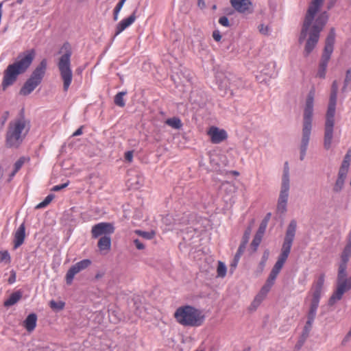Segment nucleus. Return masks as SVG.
I'll list each match as a JSON object with an SVG mask.
<instances>
[{
    "instance_id": "1",
    "label": "nucleus",
    "mask_w": 351,
    "mask_h": 351,
    "mask_svg": "<svg viewBox=\"0 0 351 351\" xmlns=\"http://www.w3.org/2000/svg\"><path fill=\"white\" fill-rule=\"evenodd\" d=\"M324 0H311L304 18L298 42L302 44L306 39L304 56H308L317 45L320 33L326 26L329 14L327 11L319 12Z\"/></svg>"
},
{
    "instance_id": "2",
    "label": "nucleus",
    "mask_w": 351,
    "mask_h": 351,
    "mask_svg": "<svg viewBox=\"0 0 351 351\" xmlns=\"http://www.w3.org/2000/svg\"><path fill=\"white\" fill-rule=\"evenodd\" d=\"M36 56L34 49L26 50L18 54L15 61L8 66L3 73L1 84L2 89L5 90L12 85L19 75L24 73L32 64Z\"/></svg>"
},
{
    "instance_id": "3",
    "label": "nucleus",
    "mask_w": 351,
    "mask_h": 351,
    "mask_svg": "<svg viewBox=\"0 0 351 351\" xmlns=\"http://www.w3.org/2000/svg\"><path fill=\"white\" fill-rule=\"evenodd\" d=\"M315 90H311L307 95L303 112L302 129L300 149V160H304L311 139L313 127Z\"/></svg>"
},
{
    "instance_id": "4",
    "label": "nucleus",
    "mask_w": 351,
    "mask_h": 351,
    "mask_svg": "<svg viewBox=\"0 0 351 351\" xmlns=\"http://www.w3.org/2000/svg\"><path fill=\"white\" fill-rule=\"evenodd\" d=\"M338 89V82L337 80H334L331 85L330 98L325 116L323 145L326 150H329L331 148L332 143Z\"/></svg>"
},
{
    "instance_id": "5",
    "label": "nucleus",
    "mask_w": 351,
    "mask_h": 351,
    "mask_svg": "<svg viewBox=\"0 0 351 351\" xmlns=\"http://www.w3.org/2000/svg\"><path fill=\"white\" fill-rule=\"evenodd\" d=\"M62 54L58 62L60 75L63 81V90L67 91L72 82L73 73L71 68V57L72 56L71 46L69 43H64L59 51Z\"/></svg>"
},
{
    "instance_id": "6",
    "label": "nucleus",
    "mask_w": 351,
    "mask_h": 351,
    "mask_svg": "<svg viewBox=\"0 0 351 351\" xmlns=\"http://www.w3.org/2000/svg\"><path fill=\"white\" fill-rule=\"evenodd\" d=\"M174 317L180 324L191 327L201 326L205 318L199 310L189 305L178 308L174 313Z\"/></svg>"
},
{
    "instance_id": "7",
    "label": "nucleus",
    "mask_w": 351,
    "mask_h": 351,
    "mask_svg": "<svg viewBox=\"0 0 351 351\" xmlns=\"http://www.w3.org/2000/svg\"><path fill=\"white\" fill-rule=\"evenodd\" d=\"M297 228V222L295 219L290 221L286 230L285 237L282 243L280 254L271 271L279 274L286 262L291 251L293 241L295 238Z\"/></svg>"
},
{
    "instance_id": "8",
    "label": "nucleus",
    "mask_w": 351,
    "mask_h": 351,
    "mask_svg": "<svg viewBox=\"0 0 351 351\" xmlns=\"http://www.w3.org/2000/svg\"><path fill=\"white\" fill-rule=\"evenodd\" d=\"M25 126L26 121L23 117L10 122L5 136V143L8 147L19 146L25 136V134H22Z\"/></svg>"
},
{
    "instance_id": "9",
    "label": "nucleus",
    "mask_w": 351,
    "mask_h": 351,
    "mask_svg": "<svg viewBox=\"0 0 351 351\" xmlns=\"http://www.w3.org/2000/svg\"><path fill=\"white\" fill-rule=\"evenodd\" d=\"M47 67V61L43 59L36 69L32 71L30 77L24 83L19 91L23 96L29 95L42 82Z\"/></svg>"
},
{
    "instance_id": "10",
    "label": "nucleus",
    "mask_w": 351,
    "mask_h": 351,
    "mask_svg": "<svg viewBox=\"0 0 351 351\" xmlns=\"http://www.w3.org/2000/svg\"><path fill=\"white\" fill-rule=\"evenodd\" d=\"M335 36V29L334 27H331L326 38L325 47L322 55L319 69L317 73V76L320 78H325L326 77V71L328 62L330 58V56L334 49Z\"/></svg>"
},
{
    "instance_id": "11",
    "label": "nucleus",
    "mask_w": 351,
    "mask_h": 351,
    "mask_svg": "<svg viewBox=\"0 0 351 351\" xmlns=\"http://www.w3.org/2000/svg\"><path fill=\"white\" fill-rule=\"evenodd\" d=\"M217 83L219 89L223 90L225 94L229 92L230 95H233V92L243 86L241 79L231 73L218 74Z\"/></svg>"
},
{
    "instance_id": "12",
    "label": "nucleus",
    "mask_w": 351,
    "mask_h": 351,
    "mask_svg": "<svg viewBox=\"0 0 351 351\" xmlns=\"http://www.w3.org/2000/svg\"><path fill=\"white\" fill-rule=\"evenodd\" d=\"M347 267L339 266L337 278V288L328 300V305L333 306L337 301L340 300L344 293L347 278Z\"/></svg>"
},
{
    "instance_id": "13",
    "label": "nucleus",
    "mask_w": 351,
    "mask_h": 351,
    "mask_svg": "<svg viewBox=\"0 0 351 351\" xmlns=\"http://www.w3.org/2000/svg\"><path fill=\"white\" fill-rule=\"evenodd\" d=\"M91 265V261L84 259L72 265L67 271L65 279L67 285H71L76 274L86 269Z\"/></svg>"
},
{
    "instance_id": "14",
    "label": "nucleus",
    "mask_w": 351,
    "mask_h": 351,
    "mask_svg": "<svg viewBox=\"0 0 351 351\" xmlns=\"http://www.w3.org/2000/svg\"><path fill=\"white\" fill-rule=\"evenodd\" d=\"M114 232V227L112 223L108 222H101L92 227L91 235L93 239L110 236Z\"/></svg>"
},
{
    "instance_id": "15",
    "label": "nucleus",
    "mask_w": 351,
    "mask_h": 351,
    "mask_svg": "<svg viewBox=\"0 0 351 351\" xmlns=\"http://www.w3.org/2000/svg\"><path fill=\"white\" fill-rule=\"evenodd\" d=\"M207 134L210 137V141L213 143L219 144L228 138V134L226 130L219 129L215 126H211Z\"/></svg>"
},
{
    "instance_id": "16",
    "label": "nucleus",
    "mask_w": 351,
    "mask_h": 351,
    "mask_svg": "<svg viewBox=\"0 0 351 351\" xmlns=\"http://www.w3.org/2000/svg\"><path fill=\"white\" fill-rule=\"evenodd\" d=\"M289 189L290 187L280 186V191L276 208L278 213L284 214L287 212Z\"/></svg>"
},
{
    "instance_id": "17",
    "label": "nucleus",
    "mask_w": 351,
    "mask_h": 351,
    "mask_svg": "<svg viewBox=\"0 0 351 351\" xmlns=\"http://www.w3.org/2000/svg\"><path fill=\"white\" fill-rule=\"evenodd\" d=\"M171 79L176 85L182 84L185 86L186 82H190L192 79L190 71L184 69H180L175 75H171Z\"/></svg>"
},
{
    "instance_id": "18",
    "label": "nucleus",
    "mask_w": 351,
    "mask_h": 351,
    "mask_svg": "<svg viewBox=\"0 0 351 351\" xmlns=\"http://www.w3.org/2000/svg\"><path fill=\"white\" fill-rule=\"evenodd\" d=\"M137 10L138 8H136L129 17L123 19L117 25L114 36L119 35L120 33H121L123 30H125L127 27H128L135 21L136 19V14L137 12Z\"/></svg>"
},
{
    "instance_id": "19",
    "label": "nucleus",
    "mask_w": 351,
    "mask_h": 351,
    "mask_svg": "<svg viewBox=\"0 0 351 351\" xmlns=\"http://www.w3.org/2000/svg\"><path fill=\"white\" fill-rule=\"evenodd\" d=\"M325 280L324 274H321L317 279L313 282L311 288L312 298H321L324 284Z\"/></svg>"
},
{
    "instance_id": "20",
    "label": "nucleus",
    "mask_w": 351,
    "mask_h": 351,
    "mask_svg": "<svg viewBox=\"0 0 351 351\" xmlns=\"http://www.w3.org/2000/svg\"><path fill=\"white\" fill-rule=\"evenodd\" d=\"M232 6L239 12H252L250 0H230Z\"/></svg>"
},
{
    "instance_id": "21",
    "label": "nucleus",
    "mask_w": 351,
    "mask_h": 351,
    "mask_svg": "<svg viewBox=\"0 0 351 351\" xmlns=\"http://www.w3.org/2000/svg\"><path fill=\"white\" fill-rule=\"evenodd\" d=\"M347 173L338 171L337 178L332 187V191L335 193H340L343 189L346 179L347 178Z\"/></svg>"
},
{
    "instance_id": "22",
    "label": "nucleus",
    "mask_w": 351,
    "mask_h": 351,
    "mask_svg": "<svg viewBox=\"0 0 351 351\" xmlns=\"http://www.w3.org/2000/svg\"><path fill=\"white\" fill-rule=\"evenodd\" d=\"M25 227L24 223H22L19 228L17 229L16 232L14 234V248H17L19 246H21L23 242L25 237Z\"/></svg>"
},
{
    "instance_id": "23",
    "label": "nucleus",
    "mask_w": 351,
    "mask_h": 351,
    "mask_svg": "<svg viewBox=\"0 0 351 351\" xmlns=\"http://www.w3.org/2000/svg\"><path fill=\"white\" fill-rule=\"evenodd\" d=\"M37 315L35 313H30L23 322V326L28 332L33 331L36 326Z\"/></svg>"
},
{
    "instance_id": "24",
    "label": "nucleus",
    "mask_w": 351,
    "mask_h": 351,
    "mask_svg": "<svg viewBox=\"0 0 351 351\" xmlns=\"http://www.w3.org/2000/svg\"><path fill=\"white\" fill-rule=\"evenodd\" d=\"M22 298V292L16 291L12 293L10 297L4 302L3 306L5 307H10L16 304Z\"/></svg>"
},
{
    "instance_id": "25",
    "label": "nucleus",
    "mask_w": 351,
    "mask_h": 351,
    "mask_svg": "<svg viewBox=\"0 0 351 351\" xmlns=\"http://www.w3.org/2000/svg\"><path fill=\"white\" fill-rule=\"evenodd\" d=\"M97 246L100 251H108L111 247V239L110 236L101 237L97 243Z\"/></svg>"
},
{
    "instance_id": "26",
    "label": "nucleus",
    "mask_w": 351,
    "mask_h": 351,
    "mask_svg": "<svg viewBox=\"0 0 351 351\" xmlns=\"http://www.w3.org/2000/svg\"><path fill=\"white\" fill-rule=\"evenodd\" d=\"M281 186L290 187L289 168L288 162H285L284 165Z\"/></svg>"
},
{
    "instance_id": "27",
    "label": "nucleus",
    "mask_w": 351,
    "mask_h": 351,
    "mask_svg": "<svg viewBox=\"0 0 351 351\" xmlns=\"http://www.w3.org/2000/svg\"><path fill=\"white\" fill-rule=\"evenodd\" d=\"M166 124L174 129H180L182 126L181 120L178 117L167 119L165 121Z\"/></svg>"
},
{
    "instance_id": "28",
    "label": "nucleus",
    "mask_w": 351,
    "mask_h": 351,
    "mask_svg": "<svg viewBox=\"0 0 351 351\" xmlns=\"http://www.w3.org/2000/svg\"><path fill=\"white\" fill-rule=\"evenodd\" d=\"M127 94L126 91H122L118 93L114 99V104L119 107H124L125 104L123 99V96Z\"/></svg>"
},
{
    "instance_id": "29",
    "label": "nucleus",
    "mask_w": 351,
    "mask_h": 351,
    "mask_svg": "<svg viewBox=\"0 0 351 351\" xmlns=\"http://www.w3.org/2000/svg\"><path fill=\"white\" fill-rule=\"evenodd\" d=\"M135 233L136 234L142 237L143 238L148 239V240L152 239L156 234V232L154 230H152L149 232H145V231L137 230H135Z\"/></svg>"
},
{
    "instance_id": "30",
    "label": "nucleus",
    "mask_w": 351,
    "mask_h": 351,
    "mask_svg": "<svg viewBox=\"0 0 351 351\" xmlns=\"http://www.w3.org/2000/svg\"><path fill=\"white\" fill-rule=\"evenodd\" d=\"M54 197L55 196L53 194L48 195L42 202L39 203L36 206V208L40 209V208L46 207L48 204H49L51 203V202L53 200Z\"/></svg>"
},
{
    "instance_id": "31",
    "label": "nucleus",
    "mask_w": 351,
    "mask_h": 351,
    "mask_svg": "<svg viewBox=\"0 0 351 351\" xmlns=\"http://www.w3.org/2000/svg\"><path fill=\"white\" fill-rule=\"evenodd\" d=\"M49 306L54 311H60L64 308V302L62 301L56 302L54 300H51L49 302Z\"/></svg>"
},
{
    "instance_id": "32",
    "label": "nucleus",
    "mask_w": 351,
    "mask_h": 351,
    "mask_svg": "<svg viewBox=\"0 0 351 351\" xmlns=\"http://www.w3.org/2000/svg\"><path fill=\"white\" fill-rule=\"evenodd\" d=\"M273 285L274 284L266 281L265 284L261 288L258 294L265 298Z\"/></svg>"
},
{
    "instance_id": "33",
    "label": "nucleus",
    "mask_w": 351,
    "mask_h": 351,
    "mask_svg": "<svg viewBox=\"0 0 351 351\" xmlns=\"http://www.w3.org/2000/svg\"><path fill=\"white\" fill-rule=\"evenodd\" d=\"M217 276L223 278L226 274V266L221 261H219L217 266Z\"/></svg>"
},
{
    "instance_id": "34",
    "label": "nucleus",
    "mask_w": 351,
    "mask_h": 351,
    "mask_svg": "<svg viewBox=\"0 0 351 351\" xmlns=\"http://www.w3.org/2000/svg\"><path fill=\"white\" fill-rule=\"evenodd\" d=\"M263 236L258 234L256 233V235L254 236L252 242L251 243V247L253 248V251L255 252L257 250V247L260 245L261 240H262Z\"/></svg>"
},
{
    "instance_id": "35",
    "label": "nucleus",
    "mask_w": 351,
    "mask_h": 351,
    "mask_svg": "<svg viewBox=\"0 0 351 351\" xmlns=\"http://www.w3.org/2000/svg\"><path fill=\"white\" fill-rule=\"evenodd\" d=\"M351 159H347L346 156H344L341 165L339 169V171H342L344 173L348 172V169L350 167Z\"/></svg>"
},
{
    "instance_id": "36",
    "label": "nucleus",
    "mask_w": 351,
    "mask_h": 351,
    "mask_svg": "<svg viewBox=\"0 0 351 351\" xmlns=\"http://www.w3.org/2000/svg\"><path fill=\"white\" fill-rule=\"evenodd\" d=\"M26 160H29V158L25 157H21L14 165V170L15 172H18L22 166L24 165Z\"/></svg>"
},
{
    "instance_id": "37",
    "label": "nucleus",
    "mask_w": 351,
    "mask_h": 351,
    "mask_svg": "<svg viewBox=\"0 0 351 351\" xmlns=\"http://www.w3.org/2000/svg\"><path fill=\"white\" fill-rule=\"evenodd\" d=\"M0 262H10V256L8 251L0 252Z\"/></svg>"
},
{
    "instance_id": "38",
    "label": "nucleus",
    "mask_w": 351,
    "mask_h": 351,
    "mask_svg": "<svg viewBox=\"0 0 351 351\" xmlns=\"http://www.w3.org/2000/svg\"><path fill=\"white\" fill-rule=\"evenodd\" d=\"M317 309L309 308L308 314H307V321L313 322L316 317Z\"/></svg>"
},
{
    "instance_id": "39",
    "label": "nucleus",
    "mask_w": 351,
    "mask_h": 351,
    "mask_svg": "<svg viewBox=\"0 0 351 351\" xmlns=\"http://www.w3.org/2000/svg\"><path fill=\"white\" fill-rule=\"evenodd\" d=\"M264 300L263 297H261V295L258 294L254 298V301L252 303L251 306L254 309L256 308L261 303V302Z\"/></svg>"
},
{
    "instance_id": "40",
    "label": "nucleus",
    "mask_w": 351,
    "mask_h": 351,
    "mask_svg": "<svg viewBox=\"0 0 351 351\" xmlns=\"http://www.w3.org/2000/svg\"><path fill=\"white\" fill-rule=\"evenodd\" d=\"M223 186H225V191L227 192V193H234L236 191V186L234 184H232L230 182H226V184H223Z\"/></svg>"
},
{
    "instance_id": "41",
    "label": "nucleus",
    "mask_w": 351,
    "mask_h": 351,
    "mask_svg": "<svg viewBox=\"0 0 351 351\" xmlns=\"http://www.w3.org/2000/svg\"><path fill=\"white\" fill-rule=\"evenodd\" d=\"M267 224L268 223L262 221L259 226V228H258V230L256 234L263 236V234L265 232L266 228L267 226Z\"/></svg>"
},
{
    "instance_id": "42",
    "label": "nucleus",
    "mask_w": 351,
    "mask_h": 351,
    "mask_svg": "<svg viewBox=\"0 0 351 351\" xmlns=\"http://www.w3.org/2000/svg\"><path fill=\"white\" fill-rule=\"evenodd\" d=\"M250 234H251V228L250 227H248L244 234H243V238H242V241L243 242H245V243H248L249 241V239H250Z\"/></svg>"
},
{
    "instance_id": "43",
    "label": "nucleus",
    "mask_w": 351,
    "mask_h": 351,
    "mask_svg": "<svg viewBox=\"0 0 351 351\" xmlns=\"http://www.w3.org/2000/svg\"><path fill=\"white\" fill-rule=\"evenodd\" d=\"M350 256L344 255L341 254V262L339 263V266L347 267V263L350 259Z\"/></svg>"
},
{
    "instance_id": "44",
    "label": "nucleus",
    "mask_w": 351,
    "mask_h": 351,
    "mask_svg": "<svg viewBox=\"0 0 351 351\" xmlns=\"http://www.w3.org/2000/svg\"><path fill=\"white\" fill-rule=\"evenodd\" d=\"M258 30L260 33H261L263 35H268L269 32V27L263 24H261L258 26Z\"/></svg>"
},
{
    "instance_id": "45",
    "label": "nucleus",
    "mask_w": 351,
    "mask_h": 351,
    "mask_svg": "<svg viewBox=\"0 0 351 351\" xmlns=\"http://www.w3.org/2000/svg\"><path fill=\"white\" fill-rule=\"evenodd\" d=\"M278 275V274H277L273 271H271V272L267 279V282L274 284V282H275Z\"/></svg>"
},
{
    "instance_id": "46",
    "label": "nucleus",
    "mask_w": 351,
    "mask_h": 351,
    "mask_svg": "<svg viewBox=\"0 0 351 351\" xmlns=\"http://www.w3.org/2000/svg\"><path fill=\"white\" fill-rule=\"evenodd\" d=\"M320 299L312 298L311 300L310 308L317 309Z\"/></svg>"
},
{
    "instance_id": "47",
    "label": "nucleus",
    "mask_w": 351,
    "mask_h": 351,
    "mask_svg": "<svg viewBox=\"0 0 351 351\" xmlns=\"http://www.w3.org/2000/svg\"><path fill=\"white\" fill-rule=\"evenodd\" d=\"M219 23L224 26V27H229L230 26V23H229V20L228 19V17L223 16H221L219 18Z\"/></svg>"
},
{
    "instance_id": "48",
    "label": "nucleus",
    "mask_w": 351,
    "mask_h": 351,
    "mask_svg": "<svg viewBox=\"0 0 351 351\" xmlns=\"http://www.w3.org/2000/svg\"><path fill=\"white\" fill-rule=\"evenodd\" d=\"M344 84H350L351 83V69H348L346 72L345 79L343 80Z\"/></svg>"
},
{
    "instance_id": "49",
    "label": "nucleus",
    "mask_w": 351,
    "mask_h": 351,
    "mask_svg": "<svg viewBox=\"0 0 351 351\" xmlns=\"http://www.w3.org/2000/svg\"><path fill=\"white\" fill-rule=\"evenodd\" d=\"M134 243L138 250H141L145 248V245L138 239L134 240Z\"/></svg>"
},
{
    "instance_id": "50",
    "label": "nucleus",
    "mask_w": 351,
    "mask_h": 351,
    "mask_svg": "<svg viewBox=\"0 0 351 351\" xmlns=\"http://www.w3.org/2000/svg\"><path fill=\"white\" fill-rule=\"evenodd\" d=\"M68 184H69V182H66V183H64L62 184H60V185H56L52 188L51 190L53 191H59L66 188L68 186Z\"/></svg>"
},
{
    "instance_id": "51",
    "label": "nucleus",
    "mask_w": 351,
    "mask_h": 351,
    "mask_svg": "<svg viewBox=\"0 0 351 351\" xmlns=\"http://www.w3.org/2000/svg\"><path fill=\"white\" fill-rule=\"evenodd\" d=\"M133 158V151H128L125 153V160L131 162Z\"/></svg>"
},
{
    "instance_id": "52",
    "label": "nucleus",
    "mask_w": 351,
    "mask_h": 351,
    "mask_svg": "<svg viewBox=\"0 0 351 351\" xmlns=\"http://www.w3.org/2000/svg\"><path fill=\"white\" fill-rule=\"evenodd\" d=\"M312 325H313V322L306 321V324H305L302 331L307 332L310 333L311 328H312Z\"/></svg>"
},
{
    "instance_id": "53",
    "label": "nucleus",
    "mask_w": 351,
    "mask_h": 351,
    "mask_svg": "<svg viewBox=\"0 0 351 351\" xmlns=\"http://www.w3.org/2000/svg\"><path fill=\"white\" fill-rule=\"evenodd\" d=\"M247 243L245 242H243V241H241L239 247V249L237 250V252H239V254H243L245 250V247H246V245H247Z\"/></svg>"
},
{
    "instance_id": "54",
    "label": "nucleus",
    "mask_w": 351,
    "mask_h": 351,
    "mask_svg": "<svg viewBox=\"0 0 351 351\" xmlns=\"http://www.w3.org/2000/svg\"><path fill=\"white\" fill-rule=\"evenodd\" d=\"M342 254L351 256V245L346 244L343 250Z\"/></svg>"
},
{
    "instance_id": "55",
    "label": "nucleus",
    "mask_w": 351,
    "mask_h": 351,
    "mask_svg": "<svg viewBox=\"0 0 351 351\" xmlns=\"http://www.w3.org/2000/svg\"><path fill=\"white\" fill-rule=\"evenodd\" d=\"M213 37L214 38L215 40L216 41H219L221 38V34L219 32V31L218 30H215L213 32Z\"/></svg>"
},
{
    "instance_id": "56",
    "label": "nucleus",
    "mask_w": 351,
    "mask_h": 351,
    "mask_svg": "<svg viewBox=\"0 0 351 351\" xmlns=\"http://www.w3.org/2000/svg\"><path fill=\"white\" fill-rule=\"evenodd\" d=\"M305 341H304L303 339H301L300 337H299L298 342L296 343L295 346V349L300 350L302 347V346L304 345Z\"/></svg>"
},
{
    "instance_id": "57",
    "label": "nucleus",
    "mask_w": 351,
    "mask_h": 351,
    "mask_svg": "<svg viewBox=\"0 0 351 351\" xmlns=\"http://www.w3.org/2000/svg\"><path fill=\"white\" fill-rule=\"evenodd\" d=\"M351 337V332L349 331L347 335L345 336L343 339L342 340L341 345L346 346V343L350 341V339Z\"/></svg>"
},
{
    "instance_id": "58",
    "label": "nucleus",
    "mask_w": 351,
    "mask_h": 351,
    "mask_svg": "<svg viewBox=\"0 0 351 351\" xmlns=\"http://www.w3.org/2000/svg\"><path fill=\"white\" fill-rule=\"evenodd\" d=\"M8 117H9V112L8 111L4 112L1 116V124L2 125L5 124V123L8 120Z\"/></svg>"
},
{
    "instance_id": "59",
    "label": "nucleus",
    "mask_w": 351,
    "mask_h": 351,
    "mask_svg": "<svg viewBox=\"0 0 351 351\" xmlns=\"http://www.w3.org/2000/svg\"><path fill=\"white\" fill-rule=\"evenodd\" d=\"M121 11V9L115 7L113 11V19L114 21L118 20L119 18V13Z\"/></svg>"
},
{
    "instance_id": "60",
    "label": "nucleus",
    "mask_w": 351,
    "mask_h": 351,
    "mask_svg": "<svg viewBox=\"0 0 351 351\" xmlns=\"http://www.w3.org/2000/svg\"><path fill=\"white\" fill-rule=\"evenodd\" d=\"M16 280V274L15 272L12 271L10 278H8V283L9 284H12L15 282Z\"/></svg>"
},
{
    "instance_id": "61",
    "label": "nucleus",
    "mask_w": 351,
    "mask_h": 351,
    "mask_svg": "<svg viewBox=\"0 0 351 351\" xmlns=\"http://www.w3.org/2000/svg\"><path fill=\"white\" fill-rule=\"evenodd\" d=\"M346 285L345 293L351 289V276L348 278Z\"/></svg>"
},
{
    "instance_id": "62",
    "label": "nucleus",
    "mask_w": 351,
    "mask_h": 351,
    "mask_svg": "<svg viewBox=\"0 0 351 351\" xmlns=\"http://www.w3.org/2000/svg\"><path fill=\"white\" fill-rule=\"evenodd\" d=\"M267 255L268 254H266L265 253L263 254V258H262V261H261L260 263V266L263 269L264 267H265V262L267 259Z\"/></svg>"
},
{
    "instance_id": "63",
    "label": "nucleus",
    "mask_w": 351,
    "mask_h": 351,
    "mask_svg": "<svg viewBox=\"0 0 351 351\" xmlns=\"http://www.w3.org/2000/svg\"><path fill=\"white\" fill-rule=\"evenodd\" d=\"M82 128H83V126H81L80 128H78L73 134V136H79V135H81L82 134Z\"/></svg>"
},
{
    "instance_id": "64",
    "label": "nucleus",
    "mask_w": 351,
    "mask_h": 351,
    "mask_svg": "<svg viewBox=\"0 0 351 351\" xmlns=\"http://www.w3.org/2000/svg\"><path fill=\"white\" fill-rule=\"evenodd\" d=\"M336 1L334 0H330L327 5V9L330 10L335 4Z\"/></svg>"
}]
</instances>
